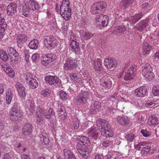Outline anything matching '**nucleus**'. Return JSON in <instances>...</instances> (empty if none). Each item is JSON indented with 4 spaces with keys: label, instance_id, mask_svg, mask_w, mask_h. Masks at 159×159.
<instances>
[{
    "label": "nucleus",
    "instance_id": "nucleus-20",
    "mask_svg": "<svg viewBox=\"0 0 159 159\" xmlns=\"http://www.w3.org/2000/svg\"><path fill=\"white\" fill-rule=\"evenodd\" d=\"M25 1L26 4L33 10H38L40 7L39 3L36 1L33 0H25Z\"/></svg>",
    "mask_w": 159,
    "mask_h": 159
},
{
    "label": "nucleus",
    "instance_id": "nucleus-11",
    "mask_svg": "<svg viewBox=\"0 0 159 159\" xmlns=\"http://www.w3.org/2000/svg\"><path fill=\"white\" fill-rule=\"evenodd\" d=\"M45 112L44 108L39 106L36 110V120L38 122H41L43 121L45 116Z\"/></svg>",
    "mask_w": 159,
    "mask_h": 159
},
{
    "label": "nucleus",
    "instance_id": "nucleus-12",
    "mask_svg": "<svg viewBox=\"0 0 159 159\" xmlns=\"http://www.w3.org/2000/svg\"><path fill=\"white\" fill-rule=\"evenodd\" d=\"M16 39L18 47L23 50L24 48V43L27 40V36L23 34H19L17 36Z\"/></svg>",
    "mask_w": 159,
    "mask_h": 159
},
{
    "label": "nucleus",
    "instance_id": "nucleus-25",
    "mask_svg": "<svg viewBox=\"0 0 159 159\" xmlns=\"http://www.w3.org/2000/svg\"><path fill=\"white\" fill-rule=\"evenodd\" d=\"M92 148L91 147L86 148H85V150H84V151L80 152V155L83 158L87 159L92 152Z\"/></svg>",
    "mask_w": 159,
    "mask_h": 159
},
{
    "label": "nucleus",
    "instance_id": "nucleus-8",
    "mask_svg": "<svg viewBox=\"0 0 159 159\" xmlns=\"http://www.w3.org/2000/svg\"><path fill=\"white\" fill-rule=\"evenodd\" d=\"M96 24L100 27H105L108 23V17L106 15L101 14L96 18Z\"/></svg>",
    "mask_w": 159,
    "mask_h": 159
},
{
    "label": "nucleus",
    "instance_id": "nucleus-54",
    "mask_svg": "<svg viewBox=\"0 0 159 159\" xmlns=\"http://www.w3.org/2000/svg\"><path fill=\"white\" fill-rule=\"evenodd\" d=\"M145 25L143 23V22L141 21L139 25L138 30L140 31H143L146 28Z\"/></svg>",
    "mask_w": 159,
    "mask_h": 159
},
{
    "label": "nucleus",
    "instance_id": "nucleus-60",
    "mask_svg": "<svg viewBox=\"0 0 159 159\" xmlns=\"http://www.w3.org/2000/svg\"><path fill=\"white\" fill-rule=\"evenodd\" d=\"M141 133L143 134V136L145 137L149 136L150 134L148 131H147L146 130H144L143 129H142L141 130Z\"/></svg>",
    "mask_w": 159,
    "mask_h": 159
},
{
    "label": "nucleus",
    "instance_id": "nucleus-51",
    "mask_svg": "<svg viewBox=\"0 0 159 159\" xmlns=\"http://www.w3.org/2000/svg\"><path fill=\"white\" fill-rule=\"evenodd\" d=\"M16 87L17 89L18 92L20 90H23V89H25V88L23 84L20 82H17L16 84Z\"/></svg>",
    "mask_w": 159,
    "mask_h": 159
},
{
    "label": "nucleus",
    "instance_id": "nucleus-10",
    "mask_svg": "<svg viewBox=\"0 0 159 159\" xmlns=\"http://www.w3.org/2000/svg\"><path fill=\"white\" fill-rule=\"evenodd\" d=\"M43 42L44 44H47L51 49L54 48L57 43L56 38L54 36L51 35L45 36Z\"/></svg>",
    "mask_w": 159,
    "mask_h": 159
},
{
    "label": "nucleus",
    "instance_id": "nucleus-4",
    "mask_svg": "<svg viewBox=\"0 0 159 159\" xmlns=\"http://www.w3.org/2000/svg\"><path fill=\"white\" fill-rule=\"evenodd\" d=\"M136 66H132L129 67L127 70H123L124 79L125 80H130L134 79L136 75Z\"/></svg>",
    "mask_w": 159,
    "mask_h": 159
},
{
    "label": "nucleus",
    "instance_id": "nucleus-43",
    "mask_svg": "<svg viewBox=\"0 0 159 159\" xmlns=\"http://www.w3.org/2000/svg\"><path fill=\"white\" fill-rule=\"evenodd\" d=\"M42 136L40 137V140L41 141H43L45 145H49V140L48 137L44 136L43 135H42Z\"/></svg>",
    "mask_w": 159,
    "mask_h": 159
},
{
    "label": "nucleus",
    "instance_id": "nucleus-52",
    "mask_svg": "<svg viewBox=\"0 0 159 159\" xmlns=\"http://www.w3.org/2000/svg\"><path fill=\"white\" fill-rule=\"evenodd\" d=\"M50 91L49 89H46L42 91L41 93L44 97H48L50 95Z\"/></svg>",
    "mask_w": 159,
    "mask_h": 159
},
{
    "label": "nucleus",
    "instance_id": "nucleus-41",
    "mask_svg": "<svg viewBox=\"0 0 159 159\" xmlns=\"http://www.w3.org/2000/svg\"><path fill=\"white\" fill-rule=\"evenodd\" d=\"M152 92L154 96L159 95V86L154 85L152 88Z\"/></svg>",
    "mask_w": 159,
    "mask_h": 159
},
{
    "label": "nucleus",
    "instance_id": "nucleus-47",
    "mask_svg": "<svg viewBox=\"0 0 159 159\" xmlns=\"http://www.w3.org/2000/svg\"><path fill=\"white\" fill-rule=\"evenodd\" d=\"M82 35H83L84 39H89L91 38L93 35V34L86 31H83Z\"/></svg>",
    "mask_w": 159,
    "mask_h": 159
},
{
    "label": "nucleus",
    "instance_id": "nucleus-50",
    "mask_svg": "<svg viewBox=\"0 0 159 159\" xmlns=\"http://www.w3.org/2000/svg\"><path fill=\"white\" fill-rule=\"evenodd\" d=\"M7 51L9 56L17 52L14 49L11 47L8 48L7 49Z\"/></svg>",
    "mask_w": 159,
    "mask_h": 159
},
{
    "label": "nucleus",
    "instance_id": "nucleus-37",
    "mask_svg": "<svg viewBox=\"0 0 159 159\" xmlns=\"http://www.w3.org/2000/svg\"><path fill=\"white\" fill-rule=\"evenodd\" d=\"M7 27V24L5 22V19L3 17H1V14L0 13V28H2V30H5V28Z\"/></svg>",
    "mask_w": 159,
    "mask_h": 159
},
{
    "label": "nucleus",
    "instance_id": "nucleus-13",
    "mask_svg": "<svg viewBox=\"0 0 159 159\" xmlns=\"http://www.w3.org/2000/svg\"><path fill=\"white\" fill-rule=\"evenodd\" d=\"M58 110L57 112L58 114L59 117L62 120H65L67 118V114L62 104L60 103L57 106Z\"/></svg>",
    "mask_w": 159,
    "mask_h": 159
},
{
    "label": "nucleus",
    "instance_id": "nucleus-14",
    "mask_svg": "<svg viewBox=\"0 0 159 159\" xmlns=\"http://www.w3.org/2000/svg\"><path fill=\"white\" fill-rule=\"evenodd\" d=\"M147 89L145 86H141L136 89L134 91L135 95L139 97H143L146 94Z\"/></svg>",
    "mask_w": 159,
    "mask_h": 159
},
{
    "label": "nucleus",
    "instance_id": "nucleus-16",
    "mask_svg": "<svg viewBox=\"0 0 159 159\" xmlns=\"http://www.w3.org/2000/svg\"><path fill=\"white\" fill-rule=\"evenodd\" d=\"M117 61L115 59L106 58L104 61V65L107 69H111L117 66Z\"/></svg>",
    "mask_w": 159,
    "mask_h": 159
},
{
    "label": "nucleus",
    "instance_id": "nucleus-55",
    "mask_svg": "<svg viewBox=\"0 0 159 159\" xmlns=\"http://www.w3.org/2000/svg\"><path fill=\"white\" fill-rule=\"evenodd\" d=\"M111 143V141L110 140H105L102 143L103 146L106 148L109 146Z\"/></svg>",
    "mask_w": 159,
    "mask_h": 159
},
{
    "label": "nucleus",
    "instance_id": "nucleus-45",
    "mask_svg": "<svg viewBox=\"0 0 159 159\" xmlns=\"http://www.w3.org/2000/svg\"><path fill=\"white\" fill-rule=\"evenodd\" d=\"M135 136L133 134H129L126 135L125 138L127 140L128 142H131L134 140Z\"/></svg>",
    "mask_w": 159,
    "mask_h": 159
},
{
    "label": "nucleus",
    "instance_id": "nucleus-63",
    "mask_svg": "<svg viewBox=\"0 0 159 159\" xmlns=\"http://www.w3.org/2000/svg\"><path fill=\"white\" fill-rule=\"evenodd\" d=\"M32 76L31 74L30 73H27L24 76V78L27 81H29L32 78Z\"/></svg>",
    "mask_w": 159,
    "mask_h": 159
},
{
    "label": "nucleus",
    "instance_id": "nucleus-39",
    "mask_svg": "<svg viewBox=\"0 0 159 159\" xmlns=\"http://www.w3.org/2000/svg\"><path fill=\"white\" fill-rule=\"evenodd\" d=\"M59 94L61 99L63 101H66L67 100L68 95L65 92L61 90L59 92Z\"/></svg>",
    "mask_w": 159,
    "mask_h": 159
},
{
    "label": "nucleus",
    "instance_id": "nucleus-3",
    "mask_svg": "<svg viewBox=\"0 0 159 159\" xmlns=\"http://www.w3.org/2000/svg\"><path fill=\"white\" fill-rule=\"evenodd\" d=\"M107 7V4L105 2H97L93 5L91 11L93 14H99L104 11Z\"/></svg>",
    "mask_w": 159,
    "mask_h": 159
},
{
    "label": "nucleus",
    "instance_id": "nucleus-7",
    "mask_svg": "<svg viewBox=\"0 0 159 159\" xmlns=\"http://www.w3.org/2000/svg\"><path fill=\"white\" fill-rule=\"evenodd\" d=\"M89 92L86 89L84 88L81 90L77 99L78 103L84 104L87 102V99L89 98Z\"/></svg>",
    "mask_w": 159,
    "mask_h": 159
},
{
    "label": "nucleus",
    "instance_id": "nucleus-42",
    "mask_svg": "<svg viewBox=\"0 0 159 159\" xmlns=\"http://www.w3.org/2000/svg\"><path fill=\"white\" fill-rule=\"evenodd\" d=\"M51 62L52 61L49 59V58L47 56V55H46L45 57H44L42 60L41 63L43 65L46 66Z\"/></svg>",
    "mask_w": 159,
    "mask_h": 159
},
{
    "label": "nucleus",
    "instance_id": "nucleus-53",
    "mask_svg": "<svg viewBox=\"0 0 159 159\" xmlns=\"http://www.w3.org/2000/svg\"><path fill=\"white\" fill-rule=\"evenodd\" d=\"M69 76L72 80L76 81L79 78H78L76 73H71L69 74Z\"/></svg>",
    "mask_w": 159,
    "mask_h": 159
},
{
    "label": "nucleus",
    "instance_id": "nucleus-6",
    "mask_svg": "<svg viewBox=\"0 0 159 159\" xmlns=\"http://www.w3.org/2000/svg\"><path fill=\"white\" fill-rule=\"evenodd\" d=\"M99 128L98 127L91 128L88 132L90 139L94 143H96L97 141L98 140V137L100 135Z\"/></svg>",
    "mask_w": 159,
    "mask_h": 159
},
{
    "label": "nucleus",
    "instance_id": "nucleus-48",
    "mask_svg": "<svg viewBox=\"0 0 159 159\" xmlns=\"http://www.w3.org/2000/svg\"><path fill=\"white\" fill-rule=\"evenodd\" d=\"M25 89V88L23 89V90H20L18 91L19 95L22 98H24L26 96L27 93Z\"/></svg>",
    "mask_w": 159,
    "mask_h": 159
},
{
    "label": "nucleus",
    "instance_id": "nucleus-62",
    "mask_svg": "<svg viewBox=\"0 0 159 159\" xmlns=\"http://www.w3.org/2000/svg\"><path fill=\"white\" fill-rule=\"evenodd\" d=\"M22 13L25 17H28L30 15L29 11H28V8L23 9V11Z\"/></svg>",
    "mask_w": 159,
    "mask_h": 159
},
{
    "label": "nucleus",
    "instance_id": "nucleus-15",
    "mask_svg": "<svg viewBox=\"0 0 159 159\" xmlns=\"http://www.w3.org/2000/svg\"><path fill=\"white\" fill-rule=\"evenodd\" d=\"M32 125L28 122L24 124L23 125L22 133L24 135H29L32 132Z\"/></svg>",
    "mask_w": 159,
    "mask_h": 159
},
{
    "label": "nucleus",
    "instance_id": "nucleus-35",
    "mask_svg": "<svg viewBox=\"0 0 159 159\" xmlns=\"http://www.w3.org/2000/svg\"><path fill=\"white\" fill-rule=\"evenodd\" d=\"M144 77L146 79V80L151 81L154 78V75L152 71L148 72L142 73Z\"/></svg>",
    "mask_w": 159,
    "mask_h": 159
},
{
    "label": "nucleus",
    "instance_id": "nucleus-40",
    "mask_svg": "<svg viewBox=\"0 0 159 159\" xmlns=\"http://www.w3.org/2000/svg\"><path fill=\"white\" fill-rule=\"evenodd\" d=\"M126 28L124 26H121L116 27L114 31L116 32L117 33H122L124 32Z\"/></svg>",
    "mask_w": 159,
    "mask_h": 159
},
{
    "label": "nucleus",
    "instance_id": "nucleus-19",
    "mask_svg": "<svg viewBox=\"0 0 159 159\" xmlns=\"http://www.w3.org/2000/svg\"><path fill=\"white\" fill-rule=\"evenodd\" d=\"M142 48V53L143 55H148L150 54V52L152 50V46L147 42L143 43Z\"/></svg>",
    "mask_w": 159,
    "mask_h": 159
},
{
    "label": "nucleus",
    "instance_id": "nucleus-1",
    "mask_svg": "<svg viewBox=\"0 0 159 159\" xmlns=\"http://www.w3.org/2000/svg\"><path fill=\"white\" fill-rule=\"evenodd\" d=\"M96 123L102 135L106 137L113 136L112 129L107 121L103 119H99L97 120Z\"/></svg>",
    "mask_w": 159,
    "mask_h": 159
},
{
    "label": "nucleus",
    "instance_id": "nucleus-64",
    "mask_svg": "<svg viewBox=\"0 0 159 159\" xmlns=\"http://www.w3.org/2000/svg\"><path fill=\"white\" fill-rule=\"evenodd\" d=\"M30 107L29 108V111L31 113H33V112L35 111V108L34 103H32L31 102L30 103Z\"/></svg>",
    "mask_w": 159,
    "mask_h": 159
},
{
    "label": "nucleus",
    "instance_id": "nucleus-2",
    "mask_svg": "<svg viewBox=\"0 0 159 159\" xmlns=\"http://www.w3.org/2000/svg\"><path fill=\"white\" fill-rule=\"evenodd\" d=\"M68 0H63L60 6V14L66 20H69L71 18L72 10Z\"/></svg>",
    "mask_w": 159,
    "mask_h": 159
},
{
    "label": "nucleus",
    "instance_id": "nucleus-61",
    "mask_svg": "<svg viewBox=\"0 0 159 159\" xmlns=\"http://www.w3.org/2000/svg\"><path fill=\"white\" fill-rule=\"evenodd\" d=\"M49 58V59H50V61L52 62L53 61H54L55 59H56V55L54 54H53L51 53L48 54L46 55Z\"/></svg>",
    "mask_w": 159,
    "mask_h": 159
},
{
    "label": "nucleus",
    "instance_id": "nucleus-22",
    "mask_svg": "<svg viewBox=\"0 0 159 159\" xmlns=\"http://www.w3.org/2000/svg\"><path fill=\"white\" fill-rule=\"evenodd\" d=\"M144 13L140 12L131 17L130 22L132 25H134L144 15Z\"/></svg>",
    "mask_w": 159,
    "mask_h": 159
},
{
    "label": "nucleus",
    "instance_id": "nucleus-24",
    "mask_svg": "<svg viewBox=\"0 0 159 159\" xmlns=\"http://www.w3.org/2000/svg\"><path fill=\"white\" fill-rule=\"evenodd\" d=\"M70 46L76 54H77L80 52V48L79 47V44L76 41L74 40L72 41V42L70 43Z\"/></svg>",
    "mask_w": 159,
    "mask_h": 159
},
{
    "label": "nucleus",
    "instance_id": "nucleus-49",
    "mask_svg": "<svg viewBox=\"0 0 159 159\" xmlns=\"http://www.w3.org/2000/svg\"><path fill=\"white\" fill-rule=\"evenodd\" d=\"M107 114L109 116H112L113 114L116 113V110L111 107L108 108L107 109Z\"/></svg>",
    "mask_w": 159,
    "mask_h": 159
},
{
    "label": "nucleus",
    "instance_id": "nucleus-56",
    "mask_svg": "<svg viewBox=\"0 0 159 159\" xmlns=\"http://www.w3.org/2000/svg\"><path fill=\"white\" fill-rule=\"evenodd\" d=\"M76 148L80 154V152L84 151L85 149L83 148L81 144L80 143L76 145Z\"/></svg>",
    "mask_w": 159,
    "mask_h": 159
},
{
    "label": "nucleus",
    "instance_id": "nucleus-38",
    "mask_svg": "<svg viewBox=\"0 0 159 159\" xmlns=\"http://www.w3.org/2000/svg\"><path fill=\"white\" fill-rule=\"evenodd\" d=\"M136 0H122V3L125 7H127L129 5L135 2Z\"/></svg>",
    "mask_w": 159,
    "mask_h": 159
},
{
    "label": "nucleus",
    "instance_id": "nucleus-5",
    "mask_svg": "<svg viewBox=\"0 0 159 159\" xmlns=\"http://www.w3.org/2000/svg\"><path fill=\"white\" fill-rule=\"evenodd\" d=\"M77 61L72 57H69L63 66V69L66 71L70 70L76 69L77 66Z\"/></svg>",
    "mask_w": 159,
    "mask_h": 159
},
{
    "label": "nucleus",
    "instance_id": "nucleus-9",
    "mask_svg": "<svg viewBox=\"0 0 159 159\" xmlns=\"http://www.w3.org/2000/svg\"><path fill=\"white\" fill-rule=\"evenodd\" d=\"M45 80L46 82L50 84L54 85L59 88L62 86L61 80L56 76L49 75L45 77Z\"/></svg>",
    "mask_w": 159,
    "mask_h": 159
},
{
    "label": "nucleus",
    "instance_id": "nucleus-57",
    "mask_svg": "<svg viewBox=\"0 0 159 159\" xmlns=\"http://www.w3.org/2000/svg\"><path fill=\"white\" fill-rule=\"evenodd\" d=\"M151 148V147L149 145H147L142 148V152H143V154L145 153H147L149 152Z\"/></svg>",
    "mask_w": 159,
    "mask_h": 159
},
{
    "label": "nucleus",
    "instance_id": "nucleus-17",
    "mask_svg": "<svg viewBox=\"0 0 159 159\" xmlns=\"http://www.w3.org/2000/svg\"><path fill=\"white\" fill-rule=\"evenodd\" d=\"M101 107V103L98 101H96L93 103H92L90 107L89 113L91 114L96 113L99 111Z\"/></svg>",
    "mask_w": 159,
    "mask_h": 159
},
{
    "label": "nucleus",
    "instance_id": "nucleus-59",
    "mask_svg": "<svg viewBox=\"0 0 159 159\" xmlns=\"http://www.w3.org/2000/svg\"><path fill=\"white\" fill-rule=\"evenodd\" d=\"M39 55L38 54L34 53L32 56L31 59L33 62H36L39 60Z\"/></svg>",
    "mask_w": 159,
    "mask_h": 159
},
{
    "label": "nucleus",
    "instance_id": "nucleus-23",
    "mask_svg": "<svg viewBox=\"0 0 159 159\" xmlns=\"http://www.w3.org/2000/svg\"><path fill=\"white\" fill-rule=\"evenodd\" d=\"M77 139L80 141L79 143L82 144L84 146L88 147L90 145L89 138L85 136H79Z\"/></svg>",
    "mask_w": 159,
    "mask_h": 159
},
{
    "label": "nucleus",
    "instance_id": "nucleus-36",
    "mask_svg": "<svg viewBox=\"0 0 159 159\" xmlns=\"http://www.w3.org/2000/svg\"><path fill=\"white\" fill-rule=\"evenodd\" d=\"M142 68V73L144 74V73L152 71V67L148 63H146Z\"/></svg>",
    "mask_w": 159,
    "mask_h": 159
},
{
    "label": "nucleus",
    "instance_id": "nucleus-58",
    "mask_svg": "<svg viewBox=\"0 0 159 159\" xmlns=\"http://www.w3.org/2000/svg\"><path fill=\"white\" fill-rule=\"evenodd\" d=\"M0 58L4 61H7L9 57L7 54L4 52V53L1 55Z\"/></svg>",
    "mask_w": 159,
    "mask_h": 159
},
{
    "label": "nucleus",
    "instance_id": "nucleus-44",
    "mask_svg": "<svg viewBox=\"0 0 159 159\" xmlns=\"http://www.w3.org/2000/svg\"><path fill=\"white\" fill-rule=\"evenodd\" d=\"M9 57L10 59L12 61H17L19 57V54L18 52L12 55L9 56Z\"/></svg>",
    "mask_w": 159,
    "mask_h": 159
},
{
    "label": "nucleus",
    "instance_id": "nucleus-31",
    "mask_svg": "<svg viewBox=\"0 0 159 159\" xmlns=\"http://www.w3.org/2000/svg\"><path fill=\"white\" fill-rule=\"evenodd\" d=\"M55 113L52 108H50L45 112V117L47 119L49 120L53 117H55Z\"/></svg>",
    "mask_w": 159,
    "mask_h": 159
},
{
    "label": "nucleus",
    "instance_id": "nucleus-30",
    "mask_svg": "<svg viewBox=\"0 0 159 159\" xmlns=\"http://www.w3.org/2000/svg\"><path fill=\"white\" fill-rule=\"evenodd\" d=\"M116 120L121 125L126 126L128 124V120L126 118L123 116H118Z\"/></svg>",
    "mask_w": 159,
    "mask_h": 159
},
{
    "label": "nucleus",
    "instance_id": "nucleus-33",
    "mask_svg": "<svg viewBox=\"0 0 159 159\" xmlns=\"http://www.w3.org/2000/svg\"><path fill=\"white\" fill-rule=\"evenodd\" d=\"M39 46V42L36 39H34L32 40L29 43V48L32 49H37Z\"/></svg>",
    "mask_w": 159,
    "mask_h": 159
},
{
    "label": "nucleus",
    "instance_id": "nucleus-18",
    "mask_svg": "<svg viewBox=\"0 0 159 159\" xmlns=\"http://www.w3.org/2000/svg\"><path fill=\"white\" fill-rule=\"evenodd\" d=\"M17 5L15 3H10L7 7V13L8 15L11 16L16 11Z\"/></svg>",
    "mask_w": 159,
    "mask_h": 159
},
{
    "label": "nucleus",
    "instance_id": "nucleus-27",
    "mask_svg": "<svg viewBox=\"0 0 159 159\" xmlns=\"http://www.w3.org/2000/svg\"><path fill=\"white\" fill-rule=\"evenodd\" d=\"M13 96L12 90L9 89L7 91L6 95V102L8 104H10Z\"/></svg>",
    "mask_w": 159,
    "mask_h": 159
},
{
    "label": "nucleus",
    "instance_id": "nucleus-32",
    "mask_svg": "<svg viewBox=\"0 0 159 159\" xmlns=\"http://www.w3.org/2000/svg\"><path fill=\"white\" fill-rule=\"evenodd\" d=\"M9 113H22L20 112V107L18 103L15 102L12 105Z\"/></svg>",
    "mask_w": 159,
    "mask_h": 159
},
{
    "label": "nucleus",
    "instance_id": "nucleus-21",
    "mask_svg": "<svg viewBox=\"0 0 159 159\" xmlns=\"http://www.w3.org/2000/svg\"><path fill=\"white\" fill-rule=\"evenodd\" d=\"M8 115L10 120L15 122L21 120L22 114V113H9Z\"/></svg>",
    "mask_w": 159,
    "mask_h": 159
},
{
    "label": "nucleus",
    "instance_id": "nucleus-28",
    "mask_svg": "<svg viewBox=\"0 0 159 159\" xmlns=\"http://www.w3.org/2000/svg\"><path fill=\"white\" fill-rule=\"evenodd\" d=\"M101 60L100 58L98 59L97 61H94L93 64L95 70L97 71H100L102 69Z\"/></svg>",
    "mask_w": 159,
    "mask_h": 159
},
{
    "label": "nucleus",
    "instance_id": "nucleus-26",
    "mask_svg": "<svg viewBox=\"0 0 159 159\" xmlns=\"http://www.w3.org/2000/svg\"><path fill=\"white\" fill-rule=\"evenodd\" d=\"M38 80L37 78L35 79L32 78L29 81H26V82L29 84L30 88L34 89H36L38 86Z\"/></svg>",
    "mask_w": 159,
    "mask_h": 159
},
{
    "label": "nucleus",
    "instance_id": "nucleus-34",
    "mask_svg": "<svg viewBox=\"0 0 159 159\" xmlns=\"http://www.w3.org/2000/svg\"><path fill=\"white\" fill-rule=\"evenodd\" d=\"M64 156L65 159H69L75 156L73 152H71L70 150L68 149H65L63 150Z\"/></svg>",
    "mask_w": 159,
    "mask_h": 159
},
{
    "label": "nucleus",
    "instance_id": "nucleus-29",
    "mask_svg": "<svg viewBox=\"0 0 159 159\" xmlns=\"http://www.w3.org/2000/svg\"><path fill=\"white\" fill-rule=\"evenodd\" d=\"M148 123L150 125H158L159 123V120L158 118L155 115L151 116L148 119Z\"/></svg>",
    "mask_w": 159,
    "mask_h": 159
},
{
    "label": "nucleus",
    "instance_id": "nucleus-46",
    "mask_svg": "<svg viewBox=\"0 0 159 159\" xmlns=\"http://www.w3.org/2000/svg\"><path fill=\"white\" fill-rule=\"evenodd\" d=\"M103 86L107 88L111 87L112 86V83L111 80L110 79L105 80L104 82Z\"/></svg>",
    "mask_w": 159,
    "mask_h": 159
}]
</instances>
